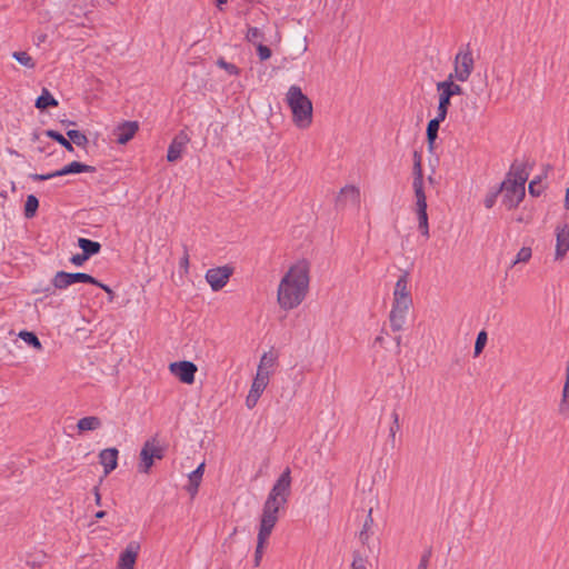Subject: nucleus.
<instances>
[{
  "mask_svg": "<svg viewBox=\"0 0 569 569\" xmlns=\"http://www.w3.org/2000/svg\"><path fill=\"white\" fill-rule=\"evenodd\" d=\"M336 204L339 208H346L349 206L358 208L360 204L359 188L352 184H348L341 188L340 192L337 196Z\"/></svg>",
  "mask_w": 569,
  "mask_h": 569,
  "instance_id": "12",
  "label": "nucleus"
},
{
  "mask_svg": "<svg viewBox=\"0 0 569 569\" xmlns=\"http://www.w3.org/2000/svg\"><path fill=\"white\" fill-rule=\"evenodd\" d=\"M291 493V472L287 468L276 480L262 507L260 527L273 530L279 517L278 513L288 502Z\"/></svg>",
  "mask_w": 569,
  "mask_h": 569,
  "instance_id": "2",
  "label": "nucleus"
},
{
  "mask_svg": "<svg viewBox=\"0 0 569 569\" xmlns=\"http://www.w3.org/2000/svg\"><path fill=\"white\" fill-rule=\"evenodd\" d=\"M19 338L22 339L26 343H28V345L32 346L33 348H36L37 350H41L42 349V345H41L40 340L38 339V337L33 332L20 331L19 332Z\"/></svg>",
  "mask_w": 569,
  "mask_h": 569,
  "instance_id": "31",
  "label": "nucleus"
},
{
  "mask_svg": "<svg viewBox=\"0 0 569 569\" xmlns=\"http://www.w3.org/2000/svg\"><path fill=\"white\" fill-rule=\"evenodd\" d=\"M418 218V227L428 224L427 211H416Z\"/></svg>",
  "mask_w": 569,
  "mask_h": 569,
  "instance_id": "48",
  "label": "nucleus"
},
{
  "mask_svg": "<svg viewBox=\"0 0 569 569\" xmlns=\"http://www.w3.org/2000/svg\"><path fill=\"white\" fill-rule=\"evenodd\" d=\"M39 207V201L36 196L30 194L27 197L26 203H24V216L27 218H32L36 214V211Z\"/></svg>",
  "mask_w": 569,
  "mask_h": 569,
  "instance_id": "30",
  "label": "nucleus"
},
{
  "mask_svg": "<svg viewBox=\"0 0 569 569\" xmlns=\"http://www.w3.org/2000/svg\"><path fill=\"white\" fill-rule=\"evenodd\" d=\"M78 282L96 284L102 288L104 291L111 292L108 286L100 283L92 276L84 272L70 273L64 271H58L52 279L53 287L60 290L66 289Z\"/></svg>",
  "mask_w": 569,
  "mask_h": 569,
  "instance_id": "7",
  "label": "nucleus"
},
{
  "mask_svg": "<svg viewBox=\"0 0 569 569\" xmlns=\"http://www.w3.org/2000/svg\"><path fill=\"white\" fill-rule=\"evenodd\" d=\"M555 261H561L569 251V222H560L555 227Z\"/></svg>",
  "mask_w": 569,
  "mask_h": 569,
  "instance_id": "9",
  "label": "nucleus"
},
{
  "mask_svg": "<svg viewBox=\"0 0 569 569\" xmlns=\"http://www.w3.org/2000/svg\"><path fill=\"white\" fill-rule=\"evenodd\" d=\"M102 426L100 418L96 416H89L81 418L77 423V429L79 433L94 431Z\"/></svg>",
  "mask_w": 569,
  "mask_h": 569,
  "instance_id": "21",
  "label": "nucleus"
},
{
  "mask_svg": "<svg viewBox=\"0 0 569 569\" xmlns=\"http://www.w3.org/2000/svg\"><path fill=\"white\" fill-rule=\"evenodd\" d=\"M217 64L220 68L224 69L229 74H238V72H239V69L234 64L229 63V62L224 61L223 59H219L217 61Z\"/></svg>",
  "mask_w": 569,
  "mask_h": 569,
  "instance_id": "41",
  "label": "nucleus"
},
{
  "mask_svg": "<svg viewBox=\"0 0 569 569\" xmlns=\"http://www.w3.org/2000/svg\"><path fill=\"white\" fill-rule=\"evenodd\" d=\"M420 233L426 238L428 239L430 233H429V223L426 224V226H421V227H418Z\"/></svg>",
  "mask_w": 569,
  "mask_h": 569,
  "instance_id": "53",
  "label": "nucleus"
},
{
  "mask_svg": "<svg viewBox=\"0 0 569 569\" xmlns=\"http://www.w3.org/2000/svg\"><path fill=\"white\" fill-rule=\"evenodd\" d=\"M199 486H200V483H198V482L194 483V482L189 481L186 489L190 493L191 497H194L198 492Z\"/></svg>",
  "mask_w": 569,
  "mask_h": 569,
  "instance_id": "50",
  "label": "nucleus"
},
{
  "mask_svg": "<svg viewBox=\"0 0 569 569\" xmlns=\"http://www.w3.org/2000/svg\"><path fill=\"white\" fill-rule=\"evenodd\" d=\"M100 463L103 466L104 475H109L117 468L118 465V450L116 448H108L99 455Z\"/></svg>",
  "mask_w": 569,
  "mask_h": 569,
  "instance_id": "18",
  "label": "nucleus"
},
{
  "mask_svg": "<svg viewBox=\"0 0 569 569\" xmlns=\"http://www.w3.org/2000/svg\"><path fill=\"white\" fill-rule=\"evenodd\" d=\"M47 136L59 142L62 147H64L68 151H72L73 147L70 140L66 139L60 132L54 130H48Z\"/></svg>",
  "mask_w": 569,
  "mask_h": 569,
  "instance_id": "35",
  "label": "nucleus"
},
{
  "mask_svg": "<svg viewBox=\"0 0 569 569\" xmlns=\"http://www.w3.org/2000/svg\"><path fill=\"white\" fill-rule=\"evenodd\" d=\"M437 90L439 91V101L445 100V103L448 106H450V99L453 96L462 94L461 86L448 78L437 83Z\"/></svg>",
  "mask_w": 569,
  "mask_h": 569,
  "instance_id": "14",
  "label": "nucleus"
},
{
  "mask_svg": "<svg viewBox=\"0 0 569 569\" xmlns=\"http://www.w3.org/2000/svg\"><path fill=\"white\" fill-rule=\"evenodd\" d=\"M268 382L258 380L257 378H253L251 388L248 392V396L246 398V406L249 409H252L258 403L261 395L263 393L264 389L268 387Z\"/></svg>",
  "mask_w": 569,
  "mask_h": 569,
  "instance_id": "17",
  "label": "nucleus"
},
{
  "mask_svg": "<svg viewBox=\"0 0 569 569\" xmlns=\"http://www.w3.org/2000/svg\"><path fill=\"white\" fill-rule=\"evenodd\" d=\"M56 177H61L59 173V170L47 173V174H38V173L31 174V179L36 180V181L49 180V179H52Z\"/></svg>",
  "mask_w": 569,
  "mask_h": 569,
  "instance_id": "44",
  "label": "nucleus"
},
{
  "mask_svg": "<svg viewBox=\"0 0 569 569\" xmlns=\"http://www.w3.org/2000/svg\"><path fill=\"white\" fill-rule=\"evenodd\" d=\"M413 182L416 183L418 179L420 180V183L423 184V176H422V168H421V160L420 157L416 153L415 154V166H413Z\"/></svg>",
  "mask_w": 569,
  "mask_h": 569,
  "instance_id": "37",
  "label": "nucleus"
},
{
  "mask_svg": "<svg viewBox=\"0 0 569 569\" xmlns=\"http://www.w3.org/2000/svg\"><path fill=\"white\" fill-rule=\"evenodd\" d=\"M382 341V338L381 337H378L377 338V342H381Z\"/></svg>",
  "mask_w": 569,
  "mask_h": 569,
  "instance_id": "58",
  "label": "nucleus"
},
{
  "mask_svg": "<svg viewBox=\"0 0 569 569\" xmlns=\"http://www.w3.org/2000/svg\"><path fill=\"white\" fill-rule=\"evenodd\" d=\"M286 101L292 113V121L299 129H307L312 123V102L302 93L301 88L291 86L286 94Z\"/></svg>",
  "mask_w": 569,
  "mask_h": 569,
  "instance_id": "4",
  "label": "nucleus"
},
{
  "mask_svg": "<svg viewBox=\"0 0 569 569\" xmlns=\"http://www.w3.org/2000/svg\"><path fill=\"white\" fill-rule=\"evenodd\" d=\"M392 418H393V425L390 427V435H391V437H395L396 432L399 430V416H398V413L393 412L392 413Z\"/></svg>",
  "mask_w": 569,
  "mask_h": 569,
  "instance_id": "49",
  "label": "nucleus"
},
{
  "mask_svg": "<svg viewBox=\"0 0 569 569\" xmlns=\"http://www.w3.org/2000/svg\"><path fill=\"white\" fill-rule=\"evenodd\" d=\"M272 375L273 372L258 367L254 378H257L259 381L262 380L269 383Z\"/></svg>",
  "mask_w": 569,
  "mask_h": 569,
  "instance_id": "43",
  "label": "nucleus"
},
{
  "mask_svg": "<svg viewBox=\"0 0 569 569\" xmlns=\"http://www.w3.org/2000/svg\"><path fill=\"white\" fill-rule=\"evenodd\" d=\"M496 197H497V194H492L490 197H487L486 200H485V206L487 208H491L495 204V202H496Z\"/></svg>",
  "mask_w": 569,
  "mask_h": 569,
  "instance_id": "52",
  "label": "nucleus"
},
{
  "mask_svg": "<svg viewBox=\"0 0 569 569\" xmlns=\"http://www.w3.org/2000/svg\"><path fill=\"white\" fill-rule=\"evenodd\" d=\"M189 137L184 131H180L171 141L168 153H167V160L169 162H176L178 161L182 153L184 152L187 144L189 142Z\"/></svg>",
  "mask_w": 569,
  "mask_h": 569,
  "instance_id": "13",
  "label": "nucleus"
},
{
  "mask_svg": "<svg viewBox=\"0 0 569 569\" xmlns=\"http://www.w3.org/2000/svg\"><path fill=\"white\" fill-rule=\"evenodd\" d=\"M138 129L139 124L137 121L122 122L114 129L117 142L120 144H126L134 137Z\"/></svg>",
  "mask_w": 569,
  "mask_h": 569,
  "instance_id": "16",
  "label": "nucleus"
},
{
  "mask_svg": "<svg viewBox=\"0 0 569 569\" xmlns=\"http://www.w3.org/2000/svg\"><path fill=\"white\" fill-rule=\"evenodd\" d=\"M487 333L486 331H480L477 336L475 343V355L478 356L482 352L486 343H487Z\"/></svg>",
  "mask_w": 569,
  "mask_h": 569,
  "instance_id": "38",
  "label": "nucleus"
},
{
  "mask_svg": "<svg viewBox=\"0 0 569 569\" xmlns=\"http://www.w3.org/2000/svg\"><path fill=\"white\" fill-rule=\"evenodd\" d=\"M56 106H58V101L52 97V94L47 89H43L41 96H39L36 101V107L38 109L43 110L48 107Z\"/></svg>",
  "mask_w": 569,
  "mask_h": 569,
  "instance_id": "27",
  "label": "nucleus"
},
{
  "mask_svg": "<svg viewBox=\"0 0 569 569\" xmlns=\"http://www.w3.org/2000/svg\"><path fill=\"white\" fill-rule=\"evenodd\" d=\"M412 307L410 277L403 271L397 279L392 291V305L389 321L392 331H401Z\"/></svg>",
  "mask_w": 569,
  "mask_h": 569,
  "instance_id": "3",
  "label": "nucleus"
},
{
  "mask_svg": "<svg viewBox=\"0 0 569 569\" xmlns=\"http://www.w3.org/2000/svg\"><path fill=\"white\" fill-rule=\"evenodd\" d=\"M277 355L272 351L264 352L259 361L258 367L274 372L277 367Z\"/></svg>",
  "mask_w": 569,
  "mask_h": 569,
  "instance_id": "26",
  "label": "nucleus"
},
{
  "mask_svg": "<svg viewBox=\"0 0 569 569\" xmlns=\"http://www.w3.org/2000/svg\"><path fill=\"white\" fill-rule=\"evenodd\" d=\"M272 530L260 527L257 537V548L254 552V566L258 567L263 557L264 546L271 535Z\"/></svg>",
  "mask_w": 569,
  "mask_h": 569,
  "instance_id": "19",
  "label": "nucleus"
},
{
  "mask_svg": "<svg viewBox=\"0 0 569 569\" xmlns=\"http://www.w3.org/2000/svg\"><path fill=\"white\" fill-rule=\"evenodd\" d=\"M372 509L369 510L368 516L363 522L362 529L359 532V539L363 545H368L370 538L373 535V519H372Z\"/></svg>",
  "mask_w": 569,
  "mask_h": 569,
  "instance_id": "24",
  "label": "nucleus"
},
{
  "mask_svg": "<svg viewBox=\"0 0 569 569\" xmlns=\"http://www.w3.org/2000/svg\"><path fill=\"white\" fill-rule=\"evenodd\" d=\"M228 0H217L218 6L227 3Z\"/></svg>",
  "mask_w": 569,
  "mask_h": 569,
  "instance_id": "57",
  "label": "nucleus"
},
{
  "mask_svg": "<svg viewBox=\"0 0 569 569\" xmlns=\"http://www.w3.org/2000/svg\"><path fill=\"white\" fill-rule=\"evenodd\" d=\"M78 246L82 250L81 253H83L88 258H90L93 254H97L100 251V248H101L99 242H96V241H92V240L86 239V238H79L78 239Z\"/></svg>",
  "mask_w": 569,
  "mask_h": 569,
  "instance_id": "25",
  "label": "nucleus"
},
{
  "mask_svg": "<svg viewBox=\"0 0 569 569\" xmlns=\"http://www.w3.org/2000/svg\"><path fill=\"white\" fill-rule=\"evenodd\" d=\"M412 188L416 197V211H427V198L423 184H421L418 179L416 183H412Z\"/></svg>",
  "mask_w": 569,
  "mask_h": 569,
  "instance_id": "23",
  "label": "nucleus"
},
{
  "mask_svg": "<svg viewBox=\"0 0 569 569\" xmlns=\"http://www.w3.org/2000/svg\"><path fill=\"white\" fill-rule=\"evenodd\" d=\"M204 462H201L192 472L189 473L188 478L190 482L200 483L204 472Z\"/></svg>",
  "mask_w": 569,
  "mask_h": 569,
  "instance_id": "36",
  "label": "nucleus"
},
{
  "mask_svg": "<svg viewBox=\"0 0 569 569\" xmlns=\"http://www.w3.org/2000/svg\"><path fill=\"white\" fill-rule=\"evenodd\" d=\"M475 69V59L469 46L461 47L453 59V70L448 74V79L458 82L469 80Z\"/></svg>",
  "mask_w": 569,
  "mask_h": 569,
  "instance_id": "6",
  "label": "nucleus"
},
{
  "mask_svg": "<svg viewBox=\"0 0 569 569\" xmlns=\"http://www.w3.org/2000/svg\"><path fill=\"white\" fill-rule=\"evenodd\" d=\"M161 458L162 449L159 446H157L156 441H146L140 451V462L138 465L139 472L148 473L154 462V459Z\"/></svg>",
  "mask_w": 569,
  "mask_h": 569,
  "instance_id": "8",
  "label": "nucleus"
},
{
  "mask_svg": "<svg viewBox=\"0 0 569 569\" xmlns=\"http://www.w3.org/2000/svg\"><path fill=\"white\" fill-rule=\"evenodd\" d=\"M309 271L308 262L300 260L283 274L277 290V301L282 310H292L306 299L310 282Z\"/></svg>",
  "mask_w": 569,
  "mask_h": 569,
  "instance_id": "1",
  "label": "nucleus"
},
{
  "mask_svg": "<svg viewBox=\"0 0 569 569\" xmlns=\"http://www.w3.org/2000/svg\"><path fill=\"white\" fill-rule=\"evenodd\" d=\"M529 192L530 194L532 196H539L540 192H541V187H540V183L537 181V180H532L530 183H529Z\"/></svg>",
  "mask_w": 569,
  "mask_h": 569,
  "instance_id": "47",
  "label": "nucleus"
},
{
  "mask_svg": "<svg viewBox=\"0 0 569 569\" xmlns=\"http://www.w3.org/2000/svg\"><path fill=\"white\" fill-rule=\"evenodd\" d=\"M431 557V550H426L423 555L421 556L420 562L417 567V569H428L429 560Z\"/></svg>",
  "mask_w": 569,
  "mask_h": 569,
  "instance_id": "45",
  "label": "nucleus"
},
{
  "mask_svg": "<svg viewBox=\"0 0 569 569\" xmlns=\"http://www.w3.org/2000/svg\"><path fill=\"white\" fill-rule=\"evenodd\" d=\"M94 498H96V503H97L98 506H100V505H101V496H100V493H99L98 488H94Z\"/></svg>",
  "mask_w": 569,
  "mask_h": 569,
  "instance_id": "55",
  "label": "nucleus"
},
{
  "mask_svg": "<svg viewBox=\"0 0 569 569\" xmlns=\"http://www.w3.org/2000/svg\"><path fill=\"white\" fill-rule=\"evenodd\" d=\"M528 179L526 168L522 166H512L506 180L501 184L503 193V203L509 209L517 207L526 194L525 183Z\"/></svg>",
  "mask_w": 569,
  "mask_h": 569,
  "instance_id": "5",
  "label": "nucleus"
},
{
  "mask_svg": "<svg viewBox=\"0 0 569 569\" xmlns=\"http://www.w3.org/2000/svg\"><path fill=\"white\" fill-rule=\"evenodd\" d=\"M67 136L70 142H73L78 147H84L88 143V138L86 137V134L78 130H69L67 132Z\"/></svg>",
  "mask_w": 569,
  "mask_h": 569,
  "instance_id": "33",
  "label": "nucleus"
},
{
  "mask_svg": "<svg viewBox=\"0 0 569 569\" xmlns=\"http://www.w3.org/2000/svg\"><path fill=\"white\" fill-rule=\"evenodd\" d=\"M12 57L26 68L32 69L36 67L33 58L24 51H16L12 53Z\"/></svg>",
  "mask_w": 569,
  "mask_h": 569,
  "instance_id": "29",
  "label": "nucleus"
},
{
  "mask_svg": "<svg viewBox=\"0 0 569 569\" xmlns=\"http://www.w3.org/2000/svg\"><path fill=\"white\" fill-rule=\"evenodd\" d=\"M440 123L437 121L430 120L427 127V139L429 143V148L432 149L433 143L437 139L438 130H439Z\"/></svg>",
  "mask_w": 569,
  "mask_h": 569,
  "instance_id": "34",
  "label": "nucleus"
},
{
  "mask_svg": "<svg viewBox=\"0 0 569 569\" xmlns=\"http://www.w3.org/2000/svg\"><path fill=\"white\" fill-rule=\"evenodd\" d=\"M170 372L176 376L181 382L191 385L194 381L197 366L190 361L172 362L169 366Z\"/></svg>",
  "mask_w": 569,
  "mask_h": 569,
  "instance_id": "11",
  "label": "nucleus"
},
{
  "mask_svg": "<svg viewBox=\"0 0 569 569\" xmlns=\"http://www.w3.org/2000/svg\"><path fill=\"white\" fill-rule=\"evenodd\" d=\"M139 550L140 545L136 541H131L120 553L118 569H133Z\"/></svg>",
  "mask_w": 569,
  "mask_h": 569,
  "instance_id": "15",
  "label": "nucleus"
},
{
  "mask_svg": "<svg viewBox=\"0 0 569 569\" xmlns=\"http://www.w3.org/2000/svg\"><path fill=\"white\" fill-rule=\"evenodd\" d=\"M94 168L84 163L73 161L62 169L59 170L60 176L81 173V172H93Z\"/></svg>",
  "mask_w": 569,
  "mask_h": 569,
  "instance_id": "22",
  "label": "nucleus"
},
{
  "mask_svg": "<svg viewBox=\"0 0 569 569\" xmlns=\"http://www.w3.org/2000/svg\"><path fill=\"white\" fill-rule=\"evenodd\" d=\"M246 39L249 42L253 43L254 46H258L259 42L262 43V41L264 40V37H263V32L259 28L250 27V28H248Z\"/></svg>",
  "mask_w": 569,
  "mask_h": 569,
  "instance_id": "32",
  "label": "nucleus"
},
{
  "mask_svg": "<svg viewBox=\"0 0 569 569\" xmlns=\"http://www.w3.org/2000/svg\"><path fill=\"white\" fill-rule=\"evenodd\" d=\"M104 516H106V512H104V511H98V512L96 513V518H97V519H101V518H103Z\"/></svg>",
  "mask_w": 569,
  "mask_h": 569,
  "instance_id": "56",
  "label": "nucleus"
},
{
  "mask_svg": "<svg viewBox=\"0 0 569 569\" xmlns=\"http://www.w3.org/2000/svg\"><path fill=\"white\" fill-rule=\"evenodd\" d=\"M558 411L561 415L569 412V359L566 362L565 383L561 391V399L558 405Z\"/></svg>",
  "mask_w": 569,
  "mask_h": 569,
  "instance_id": "20",
  "label": "nucleus"
},
{
  "mask_svg": "<svg viewBox=\"0 0 569 569\" xmlns=\"http://www.w3.org/2000/svg\"><path fill=\"white\" fill-rule=\"evenodd\" d=\"M532 257V250L530 247H522L516 254L511 262V268L519 263H527Z\"/></svg>",
  "mask_w": 569,
  "mask_h": 569,
  "instance_id": "28",
  "label": "nucleus"
},
{
  "mask_svg": "<svg viewBox=\"0 0 569 569\" xmlns=\"http://www.w3.org/2000/svg\"><path fill=\"white\" fill-rule=\"evenodd\" d=\"M231 274L232 268L222 266L209 269L206 273V280L213 291H219L227 284Z\"/></svg>",
  "mask_w": 569,
  "mask_h": 569,
  "instance_id": "10",
  "label": "nucleus"
},
{
  "mask_svg": "<svg viewBox=\"0 0 569 569\" xmlns=\"http://www.w3.org/2000/svg\"><path fill=\"white\" fill-rule=\"evenodd\" d=\"M256 47L260 60H268L271 57V50L267 46L259 42Z\"/></svg>",
  "mask_w": 569,
  "mask_h": 569,
  "instance_id": "42",
  "label": "nucleus"
},
{
  "mask_svg": "<svg viewBox=\"0 0 569 569\" xmlns=\"http://www.w3.org/2000/svg\"><path fill=\"white\" fill-rule=\"evenodd\" d=\"M89 258L87 256H84L83 253H77L74 256L71 257L70 261L71 263H73L74 266H82Z\"/></svg>",
  "mask_w": 569,
  "mask_h": 569,
  "instance_id": "46",
  "label": "nucleus"
},
{
  "mask_svg": "<svg viewBox=\"0 0 569 569\" xmlns=\"http://www.w3.org/2000/svg\"><path fill=\"white\" fill-rule=\"evenodd\" d=\"M448 107L449 106L445 103V100L443 101H439L438 110H437V117L435 119H432V120L437 121L438 123H441L446 119V117H447Z\"/></svg>",
  "mask_w": 569,
  "mask_h": 569,
  "instance_id": "40",
  "label": "nucleus"
},
{
  "mask_svg": "<svg viewBox=\"0 0 569 569\" xmlns=\"http://www.w3.org/2000/svg\"><path fill=\"white\" fill-rule=\"evenodd\" d=\"M563 207H565L566 210H569V187L566 190Z\"/></svg>",
  "mask_w": 569,
  "mask_h": 569,
  "instance_id": "54",
  "label": "nucleus"
},
{
  "mask_svg": "<svg viewBox=\"0 0 569 569\" xmlns=\"http://www.w3.org/2000/svg\"><path fill=\"white\" fill-rule=\"evenodd\" d=\"M368 559L359 553L353 555L351 569H367Z\"/></svg>",
  "mask_w": 569,
  "mask_h": 569,
  "instance_id": "39",
  "label": "nucleus"
},
{
  "mask_svg": "<svg viewBox=\"0 0 569 569\" xmlns=\"http://www.w3.org/2000/svg\"><path fill=\"white\" fill-rule=\"evenodd\" d=\"M180 268L183 269L184 272L188 271V268H189V257H188L187 253L180 259Z\"/></svg>",
  "mask_w": 569,
  "mask_h": 569,
  "instance_id": "51",
  "label": "nucleus"
}]
</instances>
